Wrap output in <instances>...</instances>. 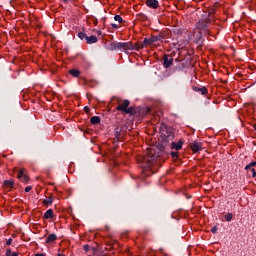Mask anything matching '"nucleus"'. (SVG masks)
<instances>
[{"instance_id":"nucleus-1","label":"nucleus","mask_w":256,"mask_h":256,"mask_svg":"<svg viewBox=\"0 0 256 256\" xmlns=\"http://www.w3.org/2000/svg\"><path fill=\"white\" fill-rule=\"evenodd\" d=\"M160 133L162 143L165 147L170 144L171 149H175L176 151H180V149L183 148V141L179 140L177 143L173 142V139H175V133L173 132V129L167 127L166 124H161Z\"/></svg>"},{"instance_id":"nucleus-2","label":"nucleus","mask_w":256,"mask_h":256,"mask_svg":"<svg viewBox=\"0 0 256 256\" xmlns=\"http://www.w3.org/2000/svg\"><path fill=\"white\" fill-rule=\"evenodd\" d=\"M161 157H159V154L155 152V149H149L148 153L144 157V163H146V167L148 169H151V167H154V165H157L159 163Z\"/></svg>"},{"instance_id":"nucleus-3","label":"nucleus","mask_w":256,"mask_h":256,"mask_svg":"<svg viewBox=\"0 0 256 256\" xmlns=\"http://www.w3.org/2000/svg\"><path fill=\"white\" fill-rule=\"evenodd\" d=\"M129 105H131L129 100L119 101L116 111H121V113H125L126 115H135V108L132 106L129 107Z\"/></svg>"},{"instance_id":"nucleus-4","label":"nucleus","mask_w":256,"mask_h":256,"mask_svg":"<svg viewBox=\"0 0 256 256\" xmlns=\"http://www.w3.org/2000/svg\"><path fill=\"white\" fill-rule=\"evenodd\" d=\"M111 47L114 49H122L123 51H132V42H113Z\"/></svg>"},{"instance_id":"nucleus-5","label":"nucleus","mask_w":256,"mask_h":256,"mask_svg":"<svg viewBox=\"0 0 256 256\" xmlns=\"http://www.w3.org/2000/svg\"><path fill=\"white\" fill-rule=\"evenodd\" d=\"M209 25H211V21L208 19H202L196 23V29H199V31H207V29H209Z\"/></svg>"},{"instance_id":"nucleus-6","label":"nucleus","mask_w":256,"mask_h":256,"mask_svg":"<svg viewBox=\"0 0 256 256\" xmlns=\"http://www.w3.org/2000/svg\"><path fill=\"white\" fill-rule=\"evenodd\" d=\"M253 167H256V161H252L245 166V171H247L248 177H253V178L256 177V171H255V168Z\"/></svg>"},{"instance_id":"nucleus-7","label":"nucleus","mask_w":256,"mask_h":256,"mask_svg":"<svg viewBox=\"0 0 256 256\" xmlns=\"http://www.w3.org/2000/svg\"><path fill=\"white\" fill-rule=\"evenodd\" d=\"M163 35L159 34L156 36H151L150 38H144V45H153V43H157V41H162Z\"/></svg>"},{"instance_id":"nucleus-8","label":"nucleus","mask_w":256,"mask_h":256,"mask_svg":"<svg viewBox=\"0 0 256 256\" xmlns=\"http://www.w3.org/2000/svg\"><path fill=\"white\" fill-rule=\"evenodd\" d=\"M17 177L21 183H29V176H27V169L25 168L19 169Z\"/></svg>"},{"instance_id":"nucleus-9","label":"nucleus","mask_w":256,"mask_h":256,"mask_svg":"<svg viewBox=\"0 0 256 256\" xmlns=\"http://www.w3.org/2000/svg\"><path fill=\"white\" fill-rule=\"evenodd\" d=\"M190 149L194 153H199V151H203V144L201 142H192L190 143Z\"/></svg>"},{"instance_id":"nucleus-10","label":"nucleus","mask_w":256,"mask_h":256,"mask_svg":"<svg viewBox=\"0 0 256 256\" xmlns=\"http://www.w3.org/2000/svg\"><path fill=\"white\" fill-rule=\"evenodd\" d=\"M162 61H163V67H165V69H169V67L173 65V57L167 54L163 56Z\"/></svg>"},{"instance_id":"nucleus-11","label":"nucleus","mask_w":256,"mask_h":256,"mask_svg":"<svg viewBox=\"0 0 256 256\" xmlns=\"http://www.w3.org/2000/svg\"><path fill=\"white\" fill-rule=\"evenodd\" d=\"M145 5H147L149 9H159V1L157 0H146Z\"/></svg>"},{"instance_id":"nucleus-12","label":"nucleus","mask_w":256,"mask_h":256,"mask_svg":"<svg viewBox=\"0 0 256 256\" xmlns=\"http://www.w3.org/2000/svg\"><path fill=\"white\" fill-rule=\"evenodd\" d=\"M145 47H147V45H145V40H143V43L132 42V51H140V49H145Z\"/></svg>"},{"instance_id":"nucleus-13","label":"nucleus","mask_w":256,"mask_h":256,"mask_svg":"<svg viewBox=\"0 0 256 256\" xmlns=\"http://www.w3.org/2000/svg\"><path fill=\"white\" fill-rule=\"evenodd\" d=\"M193 91H196V93H201V95H207L209 93V90H207V87H199V86H194Z\"/></svg>"},{"instance_id":"nucleus-14","label":"nucleus","mask_w":256,"mask_h":256,"mask_svg":"<svg viewBox=\"0 0 256 256\" xmlns=\"http://www.w3.org/2000/svg\"><path fill=\"white\" fill-rule=\"evenodd\" d=\"M3 186L5 187V189H7L8 191H11V189H13V187H15V182L13 180H5L3 182Z\"/></svg>"},{"instance_id":"nucleus-15","label":"nucleus","mask_w":256,"mask_h":256,"mask_svg":"<svg viewBox=\"0 0 256 256\" xmlns=\"http://www.w3.org/2000/svg\"><path fill=\"white\" fill-rule=\"evenodd\" d=\"M97 41H99V40L97 39V36H95V35L87 36V38H86V43L88 45H92V43H97Z\"/></svg>"},{"instance_id":"nucleus-16","label":"nucleus","mask_w":256,"mask_h":256,"mask_svg":"<svg viewBox=\"0 0 256 256\" xmlns=\"http://www.w3.org/2000/svg\"><path fill=\"white\" fill-rule=\"evenodd\" d=\"M45 219H53L55 214L53 213V209H48L43 216Z\"/></svg>"},{"instance_id":"nucleus-17","label":"nucleus","mask_w":256,"mask_h":256,"mask_svg":"<svg viewBox=\"0 0 256 256\" xmlns=\"http://www.w3.org/2000/svg\"><path fill=\"white\" fill-rule=\"evenodd\" d=\"M90 123L92 125H99V123H101V118L99 116H93L91 119H90Z\"/></svg>"},{"instance_id":"nucleus-18","label":"nucleus","mask_w":256,"mask_h":256,"mask_svg":"<svg viewBox=\"0 0 256 256\" xmlns=\"http://www.w3.org/2000/svg\"><path fill=\"white\" fill-rule=\"evenodd\" d=\"M57 239V235L56 234H50L47 238H46V243H55V240Z\"/></svg>"},{"instance_id":"nucleus-19","label":"nucleus","mask_w":256,"mask_h":256,"mask_svg":"<svg viewBox=\"0 0 256 256\" xmlns=\"http://www.w3.org/2000/svg\"><path fill=\"white\" fill-rule=\"evenodd\" d=\"M70 75H72V77H79V75H81V71L77 70V69H71L69 70Z\"/></svg>"},{"instance_id":"nucleus-20","label":"nucleus","mask_w":256,"mask_h":256,"mask_svg":"<svg viewBox=\"0 0 256 256\" xmlns=\"http://www.w3.org/2000/svg\"><path fill=\"white\" fill-rule=\"evenodd\" d=\"M43 205H53V197H48L43 200Z\"/></svg>"},{"instance_id":"nucleus-21","label":"nucleus","mask_w":256,"mask_h":256,"mask_svg":"<svg viewBox=\"0 0 256 256\" xmlns=\"http://www.w3.org/2000/svg\"><path fill=\"white\" fill-rule=\"evenodd\" d=\"M5 256H19V253L18 252H13V251H11V248H8L6 250Z\"/></svg>"},{"instance_id":"nucleus-22","label":"nucleus","mask_w":256,"mask_h":256,"mask_svg":"<svg viewBox=\"0 0 256 256\" xmlns=\"http://www.w3.org/2000/svg\"><path fill=\"white\" fill-rule=\"evenodd\" d=\"M114 21H117L120 25L125 23V20H123V17H121V15H115Z\"/></svg>"},{"instance_id":"nucleus-23","label":"nucleus","mask_w":256,"mask_h":256,"mask_svg":"<svg viewBox=\"0 0 256 256\" xmlns=\"http://www.w3.org/2000/svg\"><path fill=\"white\" fill-rule=\"evenodd\" d=\"M78 37H79V39H81V41H87L88 36L85 32H79Z\"/></svg>"},{"instance_id":"nucleus-24","label":"nucleus","mask_w":256,"mask_h":256,"mask_svg":"<svg viewBox=\"0 0 256 256\" xmlns=\"http://www.w3.org/2000/svg\"><path fill=\"white\" fill-rule=\"evenodd\" d=\"M225 220L229 222H231L233 220V213H227L225 216H224Z\"/></svg>"},{"instance_id":"nucleus-25","label":"nucleus","mask_w":256,"mask_h":256,"mask_svg":"<svg viewBox=\"0 0 256 256\" xmlns=\"http://www.w3.org/2000/svg\"><path fill=\"white\" fill-rule=\"evenodd\" d=\"M137 19H139L140 21H147V15H145V14H138L137 15Z\"/></svg>"},{"instance_id":"nucleus-26","label":"nucleus","mask_w":256,"mask_h":256,"mask_svg":"<svg viewBox=\"0 0 256 256\" xmlns=\"http://www.w3.org/2000/svg\"><path fill=\"white\" fill-rule=\"evenodd\" d=\"M170 155H171V157H172V159H177L178 157H179V152H171L170 153Z\"/></svg>"},{"instance_id":"nucleus-27","label":"nucleus","mask_w":256,"mask_h":256,"mask_svg":"<svg viewBox=\"0 0 256 256\" xmlns=\"http://www.w3.org/2000/svg\"><path fill=\"white\" fill-rule=\"evenodd\" d=\"M217 231H219V228L217 226H214L212 229H211V233L215 234L217 233Z\"/></svg>"},{"instance_id":"nucleus-28","label":"nucleus","mask_w":256,"mask_h":256,"mask_svg":"<svg viewBox=\"0 0 256 256\" xmlns=\"http://www.w3.org/2000/svg\"><path fill=\"white\" fill-rule=\"evenodd\" d=\"M92 23H93V25L97 26L99 21L97 20V18L93 17L92 18Z\"/></svg>"},{"instance_id":"nucleus-29","label":"nucleus","mask_w":256,"mask_h":256,"mask_svg":"<svg viewBox=\"0 0 256 256\" xmlns=\"http://www.w3.org/2000/svg\"><path fill=\"white\" fill-rule=\"evenodd\" d=\"M84 112L87 113V114L91 113V108H89L88 106H85L84 107Z\"/></svg>"},{"instance_id":"nucleus-30","label":"nucleus","mask_w":256,"mask_h":256,"mask_svg":"<svg viewBox=\"0 0 256 256\" xmlns=\"http://www.w3.org/2000/svg\"><path fill=\"white\" fill-rule=\"evenodd\" d=\"M111 27H112L113 29H119V25H117V24H115V23H112V24H111Z\"/></svg>"},{"instance_id":"nucleus-31","label":"nucleus","mask_w":256,"mask_h":256,"mask_svg":"<svg viewBox=\"0 0 256 256\" xmlns=\"http://www.w3.org/2000/svg\"><path fill=\"white\" fill-rule=\"evenodd\" d=\"M31 189H33V187L31 186H28L25 188V193H29V191H31Z\"/></svg>"},{"instance_id":"nucleus-32","label":"nucleus","mask_w":256,"mask_h":256,"mask_svg":"<svg viewBox=\"0 0 256 256\" xmlns=\"http://www.w3.org/2000/svg\"><path fill=\"white\" fill-rule=\"evenodd\" d=\"M11 243H13V239H12V238H10V239H8V240L6 241V245H11Z\"/></svg>"},{"instance_id":"nucleus-33","label":"nucleus","mask_w":256,"mask_h":256,"mask_svg":"<svg viewBox=\"0 0 256 256\" xmlns=\"http://www.w3.org/2000/svg\"><path fill=\"white\" fill-rule=\"evenodd\" d=\"M120 133H121V132L116 131L115 137H117V139H121Z\"/></svg>"},{"instance_id":"nucleus-34","label":"nucleus","mask_w":256,"mask_h":256,"mask_svg":"<svg viewBox=\"0 0 256 256\" xmlns=\"http://www.w3.org/2000/svg\"><path fill=\"white\" fill-rule=\"evenodd\" d=\"M94 31H95V33H96L98 36H101V35H102L101 30H94Z\"/></svg>"},{"instance_id":"nucleus-35","label":"nucleus","mask_w":256,"mask_h":256,"mask_svg":"<svg viewBox=\"0 0 256 256\" xmlns=\"http://www.w3.org/2000/svg\"><path fill=\"white\" fill-rule=\"evenodd\" d=\"M106 20H107V18H102V21H103V27L105 28V23H106Z\"/></svg>"},{"instance_id":"nucleus-36","label":"nucleus","mask_w":256,"mask_h":256,"mask_svg":"<svg viewBox=\"0 0 256 256\" xmlns=\"http://www.w3.org/2000/svg\"><path fill=\"white\" fill-rule=\"evenodd\" d=\"M149 113H151V108L146 109V115H149Z\"/></svg>"},{"instance_id":"nucleus-37","label":"nucleus","mask_w":256,"mask_h":256,"mask_svg":"<svg viewBox=\"0 0 256 256\" xmlns=\"http://www.w3.org/2000/svg\"><path fill=\"white\" fill-rule=\"evenodd\" d=\"M84 251H89V245H84Z\"/></svg>"},{"instance_id":"nucleus-38","label":"nucleus","mask_w":256,"mask_h":256,"mask_svg":"<svg viewBox=\"0 0 256 256\" xmlns=\"http://www.w3.org/2000/svg\"><path fill=\"white\" fill-rule=\"evenodd\" d=\"M34 256H47V255H45L44 253H37Z\"/></svg>"},{"instance_id":"nucleus-39","label":"nucleus","mask_w":256,"mask_h":256,"mask_svg":"<svg viewBox=\"0 0 256 256\" xmlns=\"http://www.w3.org/2000/svg\"><path fill=\"white\" fill-rule=\"evenodd\" d=\"M143 233H145V235H147V233H149V229H144Z\"/></svg>"},{"instance_id":"nucleus-40","label":"nucleus","mask_w":256,"mask_h":256,"mask_svg":"<svg viewBox=\"0 0 256 256\" xmlns=\"http://www.w3.org/2000/svg\"><path fill=\"white\" fill-rule=\"evenodd\" d=\"M91 97H93V96L90 94H87V99H89V101H91Z\"/></svg>"},{"instance_id":"nucleus-41","label":"nucleus","mask_w":256,"mask_h":256,"mask_svg":"<svg viewBox=\"0 0 256 256\" xmlns=\"http://www.w3.org/2000/svg\"><path fill=\"white\" fill-rule=\"evenodd\" d=\"M176 31H177V33H183V29H178Z\"/></svg>"},{"instance_id":"nucleus-42","label":"nucleus","mask_w":256,"mask_h":256,"mask_svg":"<svg viewBox=\"0 0 256 256\" xmlns=\"http://www.w3.org/2000/svg\"><path fill=\"white\" fill-rule=\"evenodd\" d=\"M57 256H67V255L58 253Z\"/></svg>"},{"instance_id":"nucleus-43","label":"nucleus","mask_w":256,"mask_h":256,"mask_svg":"<svg viewBox=\"0 0 256 256\" xmlns=\"http://www.w3.org/2000/svg\"><path fill=\"white\" fill-rule=\"evenodd\" d=\"M67 1H69V0H63L64 3H67Z\"/></svg>"},{"instance_id":"nucleus-44","label":"nucleus","mask_w":256,"mask_h":256,"mask_svg":"<svg viewBox=\"0 0 256 256\" xmlns=\"http://www.w3.org/2000/svg\"><path fill=\"white\" fill-rule=\"evenodd\" d=\"M255 130H256V125H255Z\"/></svg>"}]
</instances>
